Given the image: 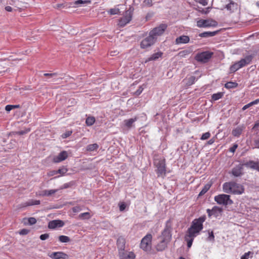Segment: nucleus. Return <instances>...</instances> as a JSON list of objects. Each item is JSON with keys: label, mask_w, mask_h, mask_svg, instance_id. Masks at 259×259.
<instances>
[{"label": "nucleus", "mask_w": 259, "mask_h": 259, "mask_svg": "<svg viewBox=\"0 0 259 259\" xmlns=\"http://www.w3.org/2000/svg\"><path fill=\"white\" fill-rule=\"evenodd\" d=\"M126 207V205L124 203H122L119 204V210L120 211H123Z\"/></svg>", "instance_id": "4d7b16f0"}, {"label": "nucleus", "mask_w": 259, "mask_h": 259, "mask_svg": "<svg viewBox=\"0 0 259 259\" xmlns=\"http://www.w3.org/2000/svg\"><path fill=\"white\" fill-rule=\"evenodd\" d=\"M30 128H26L24 130H21V131L17 132H16V134H18V135H24V134L28 133V132H30Z\"/></svg>", "instance_id": "79ce46f5"}, {"label": "nucleus", "mask_w": 259, "mask_h": 259, "mask_svg": "<svg viewBox=\"0 0 259 259\" xmlns=\"http://www.w3.org/2000/svg\"><path fill=\"white\" fill-rule=\"evenodd\" d=\"M95 122V118L93 116H89L87 118L85 123L88 126L92 125Z\"/></svg>", "instance_id": "2f4dec72"}, {"label": "nucleus", "mask_w": 259, "mask_h": 259, "mask_svg": "<svg viewBox=\"0 0 259 259\" xmlns=\"http://www.w3.org/2000/svg\"><path fill=\"white\" fill-rule=\"evenodd\" d=\"M209 236L207 237V240L208 241H213L214 240V236L213 234V232L212 231L211 232H208Z\"/></svg>", "instance_id": "37998d69"}, {"label": "nucleus", "mask_w": 259, "mask_h": 259, "mask_svg": "<svg viewBox=\"0 0 259 259\" xmlns=\"http://www.w3.org/2000/svg\"><path fill=\"white\" fill-rule=\"evenodd\" d=\"M156 41V40L155 39L154 37L149 34V35L143 39L141 42V48L143 49L148 48L152 46Z\"/></svg>", "instance_id": "f8f14e48"}, {"label": "nucleus", "mask_w": 259, "mask_h": 259, "mask_svg": "<svg viewBox=\"0 0 259 259\" xmlns=\"http://www.w3.org/2000/svg\"><path fill=\"white\" fill-rule=\"evenodd\" d=\"M206 212L207 213V214H208V217L209 218H210L211 216L213 215V214H212V211H211V209H206Z\"/></svg>", "instance_id": "e2e57ef3"}, {"label": "nucleus", "mask_w": 259, "mask_h": 259, "mask_svg": "<svg viewBox=\"0 0 259 259\" xmlns=\"http://www.w3.org/2000/svg\"><path fill=\"white\" fill-rule=\"evenodd\" d=\"M192 51L190 50H185L182 51H180L178 56L180 58H186L191 53Z\"/></svg>", "instance_id": "c85d7f7f"}, {"label": "nucleus", "mask_w": 259, "mask_h": 259, "mask_svg": "<svg viewBox=\"0 0 259 259\" xmlns=\"http://www.w3.org/2000/svg\"><path fill=\"white\" fill-rule=\"evenodd\" d=\"M250 103H251L252 106H253L254 105L257 104L258 103H259V98L257 99H256L255 100H254L253 101L251 102Z\"/></svg>", "instance_id": "338daca9"}, {"label": "nucleus", "mask_w": 259, "mask_h": 259, "mask_svg": "<svg viewBox=\"0 0 259 259\" xmlns=\"http://www.w3.org/2000/svg\"><path fill=\"white\" fill-rule=\"evenodd\" d=\"M44 75L45 76H48L49 78H54V77L57 76V74L56 73H45Z\"/></svg>", "instance_id": "603ef678"}, {"label": "nucleus", "mask_w": 259, "mask_h": 259, "mask_svg": "<svg viewBox=\"0 0 259 259\" xmlns=\"http://www.w3.org/2000/svg\"><path fill=\"white\" fill-rule=\"evenodd\" d=\"M211 211H212L213 215L215 218H217L222 214V213L223 211V209L219 206H214L211 209Z\"/></svg>", "instance_id": "412c9836"}, {"label": "nucleus", "mask_w": 259, "mask_h": 259, "mask_svg": "<svg viewBox=\"0 0 259 259\" xmlns=\"http://www.w3.org/2000/svg\"><path fill=\"white\" fill-rule=\"evenodd\" d=\"M68 153L65 151H63L59 153L57 156L53 158V162L55 163H59L65 160L68 157Z\"/></svg>", "instance_id": "ddd939ff"}, {"label": "nucleus", "mask_w": 259, "mask_h": 259, "mask_svg": "<svg viewBox=\"0 0 259 259\" xmlns=\"http://www.w3.org/2000/svg\"><path fill=\"white\" fill-rule=\"evenodd\" d=\"M78 218L81 220L89 219L91 218V215L89 212H83L80 213L78 215Z\"/></svg>", "instance_id": "72a5a7b5"}, {"label": "nucleus", "mask_w": 259, "mask_h": 259, "mask_svg": "<svg viewBox=\"0 0 259 259\" xmlns=\"http://www.w3.org/2000/svg\"><path fill=\"white\" fill-rule=\"evenodd\" d=\"M90 3H91V1H89V0H85V1L77 0L71 4H70V7H76V6H77L78 5L82 6L84 5L90 4Z\"/></svg>", "instance_id": "5701e85b"}, {"label": "nucleus", "mask_w": 259, "mask_h": 259, "mask_svg": "<svg viewBox=\"0 0 259 259\" xmlns=\"http://www.w3.org/2000/svg\"><path fill=\"white\" fill-rule=\"evenodd\" d=\"M73 185V182H70L69 183H65L61 187V189H66L71 187Z\"/></svg>", "instance_id": "09e8293b"}, {"label": "nucleus", "mask_w": 259, "mask_h": 259, "mask_svg": "<svg viewBox=\"0 0 259 259\" xmlns=\"http://www.w3.org/2000/svg\"><path fill=\"white\" fill-rule=\"evenodd\" d=\"M72 210L73 212L77 213L80 211L82 210V207L80 206H76L72 207Z\"/></svg>", "instance_id": "c03bdc74"}, {"label": "nucleus", "mask_w": 259, "mask_h": 259, "mask_svg": "<svg viewBox=\"0 0 259 259\" xmlns=\"http://www.w3.org/2000/svg\"><path fill=\"white\" fill-rule=\"evenodd\" d=\"M50 78L51 79V80H50L49 81H53V82L58 81L62 79L61 78L57 77V76L54 77V78Z\"/></svg>", "instance_id": "0e129e2a"}, {"label": "nucleus", "mask_w": 259, "mask_h": 259, "mask_svg": "<svg viewBox=\"0 0 259 259\" xmlns=\"http://www.w3.org/2000/svg\"><path fill=\"white\" fill-rule=\"evenodd\" d=\"M210 134L209 132H206L204 134H203L201 137V140H204L208 139L210 137Z\"/></svg>", "instance_id": "49530a36"}, {"label": "nucleus", "mask_w": 259, "mask_h": 259, "mask_svg": "<svg viewBox=\"0 0 259 259\" xmlns=\"http://www.w3.org/2000/svg\"><path fill=\"white\" fill-rule=\"evenodd\" d=\"M190 38L188 36L183 35L178 37L176 42L177 44H186L189 41Z\"/></svg>", "instance_id": "4be33fe9"}, {"label": "nucleus", "mask_w": 259, "mask_h": 259, "mask_svg": "<svg viewBox=\"0 0 259 259\" xmlns=\"http://www.w3.org/2000/svg\"><path fill=\"white\" fill-rule=\"evenodd\" d=\"M242 165H243V166H246V167L255 169L259 171L258 162H255L253 160H250L249 161L242 163Z\"/></svg>", "instance_id": "f3484780"}, {"label": "nucleus", "mask_w": 259, "mask_h": 259, "mask_svg": "<svg viewBox=\"0 0 259 259\" xmlns=\"http://www.w3.org/2000/svg\"><path fill=\"white\" fill-rule=\"evenodd\" d=\"M29 232V230L26 229H23L21 230L19 232V234L20 235H27Z\"/></svg>", "instance_id": "3c124183"}, {"label": "nucleus", "mask_w": 259, "mask_h": 259, "mask_svg": "<svg viewBox=\"0 0 259 259\" xmlns=\"http://www.w3.org/2000/svg\"><path fill=\"white\" fill-rule=\"evenodd\" d=\"M208 0H199V3L203 6H206L208 4Z\"/></svg>", "instance_id": "bf43d9fd"}, {"label": "nucleus", "mask_w": 259, "mask_h": 259, "mask_svg": "<svg viewBox=\"0 0 259 259\" xmlns=\"http://www.w3.org/2000/svg\"><path fill=\"white\" fill-rule=\"evenodd\" d=\"M206 217L203 215L198 219H194L190 228L187 231V237H196L203 228V223L205 221Z\"/></svg>", "instance_id": "f03ea898"}, {"label": "nucleus", "mask_w": 259, "mask_h": 259, "mask_svg": "<svg viewBox=\"0 0 259 259\" xmlns=\"http://www.w3.org/2000/svg\"><path fill=\"white\" fill-rule=\"evenodd\" d=\"M20 107L19 105H8L6 106L5 109L7 111L9 112L13 109L18 108Z\"/></svg>", "instance_id": "58836bf2"}, {"label": "nucleus", "mask_w": 259, "mask_h": 259, "mask_svg": "<svg viewBox=\"0 0 259 259\" xmlns=\"http://www.w3.org/2000/svg\"><path fill=\"white\" fill-rule=\"evenodd\" d=\"M167 28V25L164 24L160 25L159 26L153 29L150 32L149 34L154 37L156 40L157 37L162 35L165 29Z\"/></svg>", "instance_id": "9b49d317"}, {"label": "nucleus", "mask_w": 259, "mask_h": 259, "mask_svg": "<svg viewBox=\"0 0 259 259\" xmlns=\"http://www.w3.org/2000/svg\"><path fill=\"white\" fill-rule=\"evenodd\" d=\"M226 8L231 12H234L237 8V4L233 1H231L229 4L226 5Z\"/></svg>", "instance_id": "bb28decb"}, {"label": "nucleus", "mask_w": 259, "mask_h": 259, "mask_svg": "<svg viewBox=\"0 0 259 259\" xmlns=\"http://www.w3.org/2000/svg\"><path fill=\"white\" fill-rule=\"evenodd\" d=\"M57 192L56 190H50L45 191V195L47 196H50Z\"/></svg>", "instance_id": "de8ad7c7"}, {"label": "nucleus", "mask_w": 259, "mask_h": 259, "mask_svg": "<svg viewBox=\"0 0 259 259\" xmlns=\"http://www.w3.org/2000/svg\"><path fill=\"white\" fill-rule=\"evenodd\" d=\"M136 117L134 118H130L123 121L124 126L127 128H130L134 126V122L137 120Z\"/></svg>", "instance_id": "aec40b11"}, {"label": "nucleus", "mask_w": 259, "mask_h": 259, "mask_svg": "<svg viewBox=\"0 0 259 259\" xmlns=\"http://www.w3.org/2000/svg\"><path fill=\"white\" fill-rule=\"evenodd\" d=\"M133 10L132 7H130L129 9L125 12L124 16L119 21L118 25L120 26L123 27L130 22L132 19Z\"/></svg>", "instance_id": "1a4fd4ad"}, {"label": "nucleus", "mask_w": 259, "mask_h": 259, "mask_svg": "<svg viewBox=\"0 0 259 259\" xmlns=\"http://www.w3.org/2000/svg\"><path fill=\"white\" fill-rule=\"evenodd\" d=\"M243 129V126H237L232 131V134L234 136L238 137L242 134Z\"/></svg>", "instance_id": "a878e982"}, {"label": "nucleus", "mask_w": 259, "mask_h": 259, "mask_svg": "<svg viewBox=\"0 0 259 259\" xmlns=\"http://www.w3.org/2000/svg\"><path fill=\"white\" fill-rule=\"evenodd\" d=\"M68 171V169L65 166H63L57 170V174H60L61 176L64 175Z\"/></svg>", "instance_id": "f704fd0d"}, {"label": "nucleus", "mask_w": 259, "mask_h": 259, "mask_svg": "<svg viewBox=\"0 0 259 259\" xmlns=\"http://www.w3.org/2000/svg\"><path fill=\"white\" fill-rule=\"evenodd\" d=\"M223 190L226 193L241 195L244 192V188L241 184L234 181L225 182L223 185Z\"/></svg>", "instance_id": "7ed1b4c3"}, {"label": "nucleus", "mask_w": 259, "mask_h": 259, "mask_svg": "<svg viewBox=\"0 0 259 259\" xmlns=\"http://www.w3.org/2000/svg\"><path fill=\"white\" fill-rule=\"evenodd\" d=\"M196 80V78L194 76H191L187 79L186 84L188 85H191L193 84Z\"/></svg>", "instance_id": "c9c22d12"}, {"label": "nucleus", "mask_w": 259, "mask_h": 259, "mask_svg": "<svg viewBox=\"0 0 259 259\" xmlns=\"http://www.w3.org/2000/svg\"><path fill=\"white\" fill-rule=\"evenodd\" d=\"M152 236L151 234H148L142 238L140 247L144 251H150L152 247Z\"/></svg>", "instance_id": "0eeeda50"}, {"label": "nucleus", "mask_w": 259, "mask_h": 259, "mask_svg": "<svg viewBox=\"0 0 259 259\" xmlns=\"http://www.w3.org/2000/svg\"><path fill=\"white\" fill-rule=\"evenodd\" d=\"M214 200L219 205L227 206L233 204V201L231 199L230 196L227 194H222L215 196Z\"/></svg>", "instance_id": "423d86ee"}, {"label": "nucleus", "mask_w": 259, "mask_h": 259, "mask_svg": "<svg viewBox=\"0 0 259 259\" xmlns=\"http://www.w3.org/2000/svg\"><path fill=\"white\" fill-rule=\"evenodd\" d=\"M108 13L110 15H115L118 14L120 13L119 9L118 8H114L112 9H110L108 11Z\"/></svg>", "instance_id": "4c0bfd02"}, {"label": "nucleus", "mask_w": 259, "mask_h": 259, "mask_svg": "<svg viewBox=\"0 0 259 259\" xmlns=\"http://www.w3.org/2000/svg\"><path fill=\"white\" fill-rule=\"evenodd\" d=\"M218 32V31H206L202 33H201L199 34V36L201 37H212L216 35Z\"/></svg>", "instance_id": "b1692460"}, {"label": "nucleus", "mask_w": 259, "mask_h": 259, "mask_svg": "<svg viewBox=\"0 0 259 259\" xmlns=\"http://www.w3.org/2000/svg\"><path fill=\"white\" fill-rule=\"evenodd\" d=\"M253 57L251 55L246 56L244 58L242 59L239 61L235 63L230 67L231 72H235L239 69L250 64L252 60Z\"/></svg>", "instance_id": "39448f33"}, {"label": "nucleus", "mask_w": 259, "mask_h": 259, "mask_svg": "<svg viewBox=\"0 0 259 259\" xmlns=\"http://www.w3.org/2000/svg\"><path fill=\"white\" fill-rule=\"evenodd\" d=\"M195 237H187V234L185 237V240L187 242V246L190 248L192 245L193 241Z\"/></svg>", "instance_id": "c756f323"}, {"label": "nucleus", "mask_w": 259, "mask_h": 259, "mask_svg": "<svg viewBox=\"0 0 259 259\" xmlns=\"http://www.w3.org/2000/svg\"><path fill=\"white\" fill-rule=\"evenodd\" d=\"M28 224L30 225H34L36 223V220L35 218L31 217L28 219Z\"/></svg>", "instance_id": "a18cd8bd"}, {"label": "nucleus", "mask_w": 259, "mask_h": 259, "mask_svg": "<svg viewBox=\"0 0 259 259\" xmlns=\"http://www.w3.org/2000/svg\"><path fill=\"white\" fill-rule=\"evenodd\" d=\"M162 53L159 52L152 54L150 57L146 60V62L157 60L161 57Z\"/></svg>", "instance_id": "393cba45"}, {"label": "nucleus", "mask_w": 259, "mask_h": 259, "mask_svg": "<svg viewBox=\"0 0 259 259\" xmlns=\"http://www.w3.org/2000/svg\"><path fill=\"white\" fill-rule=\"evenodd\" d=\"M153 164L156 168L155 171L158 177L164 178L166 175L165 159L163 157H154Z\"/></svg>", "instance_id": "20e7f679"}, {"label": "nucleus", "mask_w": 259, "mask_h": 259, "mask_svg": "<svg viewBox=\"0 0 259 259\" xmlns=\"http://www.w3.org/2000/svg\"><path fill=\"white\" fill-rule=\"evenodd\" d=\"M119 256L120 259H134L135 255L133 252H125L122 251L119 252Z\"/></svg>", "instance_id": "a211bd4d"}, {"label": "nucleus", "mask_w": 259, "mask_h": 259, "mask_svg": "<svg viewBox=\"0 0 259 259\" xmlns=\"http://www.w3.org/2000/svg\"><path fill=\"white\" fill-rule=\"evenodd\" d=\"M26 206L34 205V200H33V199L29 200V201L26 202Z\"/></svg>", "instance_id": "13d9d810"}, {"label": "nucleus", "mask_w": 259, "mask_h": 259, "mask_svg": "<svg viewBox=\"0 0 259 259\" xmlns=\"http://www.w3.org/2000/svg\"><path fill=\"white\" fill-rule=\"evenodd\" d=\"M98 147H88L87 150L88 151H96Z\"/></svg>", "instance_id": "5fc2aeb1"}, {"label": "nucleus", "mask_w": 259, "mask_h": 259, "mask_svg": "<svg viewBox=\"0 0 259 259\" xmlns=\"http://www.w3.org/2000/svg\"><path fill=\"white\" fill-rule=\"evenodd\" d=\"M153 0H144L143 5L145 7H151L152 6Z\"/></svg>", "instance_id": "a19ab883"}, {"label": "nucleus", "mask_w": 259, "mask_h": 259, "mask_svg": "<svg viewBox=\"0 0 259 259\" xmlns=\"http://www.w3.org/2000/svg\"><path fill=\"white\" fill-rule=\"evenodd\" d=\"M252 253L250 251L245 253L241 257L240 259H248L250 254Z\"/></svg>", "instance_id": "864d4df0"}, {"label": "nucleus", "mask_w": 259, "mask_h": 259, "mask_svg": "<svg viewBox=\"0 0 259 259\" xmlns=\"http://www.w3.org/2000/svg\"><path fill=\"white\" fill-rule=\"evenodd\" d=\"M171 227L169 225V222H166L165 228L161 232V235L158 237L160 241L156 246L157 251H162L166 248L168 243L171 239Z\"/></svg>", "instance_id": "f257e3e1"}, {"label": "nucleus", "mask_w": 259, "mask_h": 259, "mask_svg": "<svg viewBox=\"0 0 259 259\" xmlns=\"http://www.w3.org/2000/svg\"><path fill=\"white\" fill-rule=\"evenodd\" d=\"M197 26L199 28L215 27L218 26V22L211 19H200L197 21Z\"/></svg>", "instance_id": "6e6552de"}, {"label": "nucleus", "mask_w": 259, "mask_h": 259, "mask_svg": "<svg viewBox=\"0 0 259 259\" xmlns=\"http://www.w3.org/2000/svg\"><path fill=\"white\" fill-rule=\"evenodd\" d=\"M243 165L240 164L235 166L232 170V174L235 177H239L242 174Z\"/></svg>", "instance_id": "6ab92c4d"}, {"label": "nucleus", "mask_w": 259, "mask_h": 259, "mask_svg": "<svg viewBox=\"0 0 259 259\" xmlns=\"http://www.w3.org/2000/svg\"><path fill=\"white\" fill-rule=\"evenodd\" d=\"M213 53L209 51H205L197 54L195 58L198 62L202 63L207 62L211 58Z\"/></svg>", "instance_id": "9d476101"}, {"label": "nucleus", "mask_w": 259, "mask_h": 259, "mask_svg": "<svg viewBox=\"0 0 259 259\" xmlns=\"http://www.w3.org/2000/svg\"><path fill=\"white\" fill-rule=\"evenodd\" d=\"M143 88H142L141 87H139V89L135 92V94L137 96L140 95L143 92Z\"/></svg>", "instance_id": "6e6d98bb"}, {"label": "nucleus", "mask_w": 259, "mask_h": 259, "mask_svg": "<svg viewBox=\"0 0 259 259\" xmlns=\"http://www.w3.org/2000/svg\"><path fill=\"white\" fill-rule=\"evenodd\" d=\"M59 240L62 243H67L70 241V239L67 236L61 235L59 237Z\"/></svg>", "instance_id": "473e14b6"}, {"label": "nucleus", "mask_w": 259, "mask_h": 259, "mask_svg": "<svg viewBox=\"0 0 259 259\" xmlns=\"http://www.w3.org/2000/svg\"><path fill=\"white\" fill-rule=\"evenodd\" d=\"M57 174V170H51V171H49V172H48V176H53Z\"/></svg>", "instance_id": "052dcab7"}, {"label": "nucleus", "mask_w": 259, "mask_h": 259, "mask_svg": "<svg viewBox=\"0 0 259 259\" xmlns=\"http://www.w3.org/2000/svg\"><path fill=\"white\" fill-rule=\"evenodd\" d=\"M211 183H207L204 185V186L202 189L201 191L200 192L199 194V196H201L205 194L210 189L211 186Z\"/></svg>", "instance_id": "cd10ccee"}, {"label": "nucleus", "mask_w": 259, "mask_h": 259, "mask_svg": "<svg viewBox=\"0 0 259 259\" xmlns=\"http://www.w3.org/2000/svg\"><path fill=\"white\" fill-rule=\"evenodd\" d=\"M72 133V131L71 130H68L65 131V133H63L61 137L62 139H65L69 137Z\"/></svg>", "instance_id": "ea45409f"}, {"label": "nucleus", "mask_w": 259, "mask_h": 259, "mask_svg": "<svg viewBox=\"0 0 259 259\" xmlns=\"http://www.w3.org/2000/svg\"><path fill=\"white\" fill-rule=\"evenodd\" d=\"M49 234L48 233H45V234H41L39 238L41 240H45L47 239L48 238H49Z\"/></svg>", "instance_id": "8fccbe9b"}, {"label": "nucleus", "mask_w": 259, "mask_h": 259, "mask_svg": "<svg viewBox=\"0 0 259 259\" xmlns=\"http://www.w3.org/2000/svg\"><path fill=\"white\" fill-rule=\"evenodd\" d=\"M64 225L63 221L60 220H56L50 221L48 224V228L50 229H55L56 228L62 227Z\"/></svg>", "instance_id": "2eb2a0df"}, {"label": "nucleus", "mask_w": 259, "mask_h": 259, "mask_svg": "<svg viewBox=\"0 0 259 259\" xmlns=\"http://www.w3.org/2000/svg\"><path fill=\"white\" fill-rule=\"evenodd\" d=\"M223 96V94L221 92H219L216 94H214L212 95V99L216 101L221 99Z\"/></svg>", "instance_id": "e433bc0d"}, {"label": "nucleus", "mask_w": 259, "mask_h": 259, "mask_svg": "<svg viewBox=\"0 0 259 259\" xmlns=\"http://www.w3.org/2000/svg\"><path fill=\"white\" fill-rule=\"evenodd\" d=\"M5 10L8 11V12H12V10H13V9L10 6H6L5 7Z\"/></svg>", "instance_id": "774afa93"}, {"label": "nucleus", "mask_w": 259, "mask_h": 259, "mask_svg": "<svg viewBox=\"0 0 259 259\" xmlns=\"http://www.w3.org/2000/svg\"><path fill=\"white\" fill-rule=\"evenodd\" d=\"M49 256L52 259H66L68 257V255L62 251L52 252Z\"/></svg>", "instance_id": "dca6fc26"}, {"label": "nucleus", "mask_w": 259, "mask_h": 259, "mask_svg": "<svg viewBox=\"0 0 259 259\" xmlns=\"http://www.w3.org/2000/svg\"><path fill=\"white\" fill-rule=\"evenodd\" d=\"M251 106H252V105H251V103L250 102L249 103L244 105L243 107V108H242V110H245L247 109V108H248L249 107H250Z\"/></svg>", "instance_id": "69168bd1"}, {"label": "nucleus", "mask_w": 259, "mask_h": 259, "mask_svg": "<svg viewBox=\"0 0 259 259\" xmlns=\"http://www.w3.org/2000/svg\"><path fill=\"white\" fill-rule=\"evenodd\" d=\"M116 245L118 252L124 251L125 245V239L123 236H119L116 241Z\"/></svg>", "instance_id": "4468645a"}, {"label": "nucleus", "mask_w": 259, "mask_h": 259, "mask_svg": "<svg viewBox=\"0 0 259 259\" xmlns=\"http://www.w3.org/2000/svg\"><path fill=\"white\" fill-rule=\"evenodd\" d=\"M238 85L237 83L235 82H228L225 84V87L227 89H234Z\"/></svg>", "instance_id": "7c9ffc66"}, {"label": "nucleus", "mask_w": 259, "mask_h": 259, "mask_svg": "<svg viewBox=\"0 0 259 259\" xmlns=\"http://www.w3.org/2000/svg\"><path fill=\"white\" fill-rule=\"evenodd\" d=\"M55 8L61 9L62 8H65V5L64 4H57L54 7Z\"/></svg>", "instance_id": "680f3d73"}]
</instances>
